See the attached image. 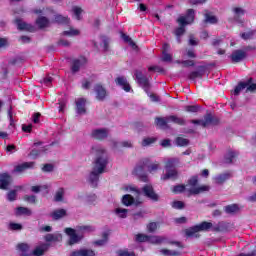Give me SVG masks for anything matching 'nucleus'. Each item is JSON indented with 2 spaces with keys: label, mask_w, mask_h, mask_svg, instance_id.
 <instances>
[{
  "label": "nucleus",
  "mask_w": 256,
  "mask_h": 256,
  "mask_svg": "<svg viewBox=\"0 0 256 256\" xmlns=\"http://www.w3.org/2000/svg\"><path fill=\"white\" fill-rule=\"evenodd\" d=\"M8 229L10 231H21V229H23V225L19 224V223H14V222H11L9 225H8Z\"/></svg>",
  "instance_id": "a18cd8bd"
},
{
  "label": "nucleus",
  "mask_w": 256,
  "mask_h": 256,
  "mask_svg": "<svg viewBox=\"0 0 256 256\" xmlns=\"http://www.w3.org/2000/svg\"><path fill=\"white\" fill-rule=\"evenodd\" d=\"M16 25L20 31H35V27L23 22L22 20H16Z\"/></svg>",
  "instance_id": "b1692460"
},
{
  "label": "nucleus",
  "mask_w": 256,
  "mask_h": 256,
  "mask_svg": "<svg viewBox=\"0 0 256 256\" xmlns=\"http://www.w3.org/2000/svg\"><path fill=\"white\" fill-rule=\"evenodd\" d=\"M205 23H210L211 25H214V23H217V17L214 15H211L209 13L205 14Z\"/></svg>",
  "instance_id": "c03bdc74"
},
{
  "label": "nucleus",
  "mask_w": 256,
  "mask_h": 256,
  "mask_svg": "<svg viewBox=\"0 0 256 256\" xmlns=\"http://www.w3.org/2000/svg\"><path fill=\"white\" fill-rule=\"evenodd\" d=\"M183 191L189 193V188L183 185H178L173 188V193H183Z\"/></svg>",
  "instance_id": "de8ad7c7"
},
{
  "label": "nucleus",
  "mask_w": 256,
  "mask_h": 256,
  "mask_svg": "<svg viewBox=\"0 0 256 256\" xmlns=\"http://www.w3.org/2000/svg\"><path fill=\"white\" fill-rule=\"evenodd\" d=\"M119 256H135L134 252H129L127 250H120L118 251Z\"/></svg>",
  "instance_id": "e2e57ef3"
},
{
  "label": "nucleus",
  "mask_w": 256,
  "mask_h": 256,
  "mask_svg": "<svg viewBox=\"0 0 256 256\" xmlns=\"http://www.w3.org/2000/svg\"><path fill=\"white\" fill-rule=\"evenodd\" d=\"M147 229L150 233L157 231V223L151 222L150 224H148Z\"/></svg>",
  "instance_id": "052dcab7"
},
{
  "label": "nucleus",
  "mask_w": 256,
  "mask_h": 256,
  "mask_svg": "<svg viewBox=\"0 0 256 256\" xmlns=\"http://www.w3.org/2000/svg\"><path fill=\"white\" fill-rule=\"evenodd\" d=\"M134 75L136 81L141 87H143L144 91L147 93V91H149V79L147 78V76L143 75V72L139 70H136Z\"/></svg>",
  "instance_id": "9d476101"
},
{
  "label": "nucleus",
  "mask_w": 256,
  "mask_h": 256,
  "mask_svg": "<svg viewBox=\"0 0 256 256\" xmlns=\"http://www.w3.org/2000/svg\"><path fill=\"white\" fill-rule=\"evenodd\" d=\"M42 171H44V173H51V171H53V164H45Z\"/></svg>",
  "instance_id": "0e129e2a"
},
{
  "label": "nucleus",
  "mask_w": 256,
  "mask_h": 256,
  "mask_svg": "<svg viewBox=\"0 0 256 256\" xmlns=\"http://www.w3.org/2000/svg\"><path fill=\"white\" fill-rule=\"evenodd\" d=\"M179 163L177 158H170L166 162V174H164L161 179L167 181V179H175L177 177V170H175V164Z\"/></svg>",
  "instance_id": "0eeeda50"
},
{
  "label": "nucleus",
  "mask_w": 256,
  "mask_h": 256,
  "mask_svg": "<svg viewBox=\"0 0 256 256\" xmlns=\"http://www.w3.org/2000/svg\"><path fill=\"white\" fill-rule=\"evenodd\" d=\"M16 215H26V217H31L32 212L31 209L27 207H18L16 209Z\"/></svg>",
  "instance_id": "2f4dec72"
},
{
  "label": "nucleus",
  "mask_w": 256,
  "mask_h": 256,
  "mask_svg": "<svg viewBox=\"0 0 256 256\" xmlns=\"http://www.w3.org/2000/svg\"><path fill=\"white\" fill-rule=\"evenodd\" d=\"M248 85L249 83L240 82L234 89V95H239L241 91H243V89H246Z\"/></svg>",
  "instance_id": "a19ab883"
},
{
  "label": "nucleus",
  "mask_w": 256,
  "mask_h": 256,
  "mask_svg": "<svg viewBox=\"0 0 256 256\" xmlns=\"http://www.w3.org/2000/svg\"><path fill=\"white\" fill-rule=\"evenodd\" d=\"M142 193L152 201H159V195L153 190V186L147 184L142 188Z\"/></svg>",
  "instance_id": "f8f14e48"
},
{
  "label": "nucleus",
  "mask_w": 256,
  "mask_h": 256,
  "mask_svg": "<svg viewBox=\"0 0 256 256\" xmlns=\"http://www.w3.org/2000/svg\"><path fill=\"white\" fill-rule=\"evenodd\" d=\"M121 37H122L123 41H125V43H129V45L131 46L132 49H137V44H135V42H133L131 37L127 36L124 33L121 34Z\"/></svg>",
  "instance_id": "e433bc0d"
},
{
  "label": "nucleus",
  "mask_w": 256,
  "mask_h": 256,
  "mask_svg": "<svg viewBox=\"0 0 256 256\" xmlns=\"http://www.w3.org/2000/svg\"><path fill=\"white\" fill-rule=\"evenodd\" d=\"M72 11L75 15V18L78 20V21H81V14L83 13V9H81L80 7H77V6H74L72 8Z\"/></svg>",
  "instance_id": "49530a36"
},
{
  "label": "nucleus",
  "mask_w": 256,
  "mask_h": 256,
  "mask_svg": "<svg viewBox=\"0 0 256 256\" xmlns=\"http://www.w3.org/2000/svg\"><path fill=\"white\" fill-rule=\"evenodd\" d=\"M136 241L139 243H145V241H147L148 243L159 245V243H163V241H165V238L161 236H147L145 234H138L136 235Z\"/></svg>",
  "instance_id": "1a4fd4ad"
},
{
  "label": "nucleus",
  "mask_w": 256,
  "mask_h": 256,
  "mask_svg": "<svg viewBox=\"0 0 256 256\" xmlns=\"http://www.w3.org/2000/svg\"><path fill=\"white\" fill-rule=\"evenodd\" d=\"M50 215L52 219H55L57 221L59 219H62V217H65V215H67V211L65 209H57L54 210Z\"/></svg>",
  "instance_id": "cd10ccee"
},
{
  "label": "nucleus",
  "mask_w": 256,
  "mask_h": 256,
  "mask_svg": "<svg viewBox=\"0 0 256 256\" xmlns=\"http://www.w3.org/2000/svg\"><path fill=\"white\" fill-rule=\"evenodd\" d=\"M237 157V152L229 151L225 156V163H233V159Z\"/></svg>",
  "instance_id": "ea45409f"
},
{
  "label": "nucleus",
  "mask_w": 256,
  "mask_h": 256,
  "mask_svg": "<svg viewBox=\"0 0 256 256\" xmlns=\"http://www.w3.org/2000/svg\"><path fill=\"white\" fill-rule=\"evenodd\" d=\"M116 83H117V85L122 87V89H124V91H126L127 93H129V91H131V85H129V82H127V78L118 77L116 79Z\"/></svg>",
  "instance_id": "5701e85b"
},
{
  "label": "nucleus",
  "mask_w": 256,
  "mask_h": 256,
  "mask_svg": "<svg viewBox=\"0 0 256 256\" xmlns=\"http://www.w3.org/2000/svg\"><path fill=\"white\" fill-rule=\"evenodd\" d=\"M245 57H247V52L245 50H235L232 52L230 59L232 63H241Z\"/></svg>",
  "instance_id": "ddd939ff"
},
{
  "label": "nucleus",
  "mask_w": 256,
  "mask_h": 256,
  "mask_svg": "<svg viewBox=\"0 0 256 256\" xmlns=\"http://www.w3.org/2000/svg\"><path fill=\"white\" fill-rule=\"evenodd\" d=\"M87 65V58L80 57L73 61L72 63V73H77L79 69H83Z\"/></svg>",
  "instance_id": "2eb2a0df"
},
{
  "label": "nucleus",
  "mask_w": 256,
  "mask_h": 256,
  "mask_svg": "<svg viewBox=\"0 0 256 256\" xmlns=\"http://www.w3.org/2000/svg\"><path fill=\"white\" fill-rule=\"evenodd\" d=\"M199 109V105L185 106V111H187V113H197Z\"/></svg>",
  "instance_id": "3c124183"
},
{
  "label": "nucleus",
  "mask_w": 256,
  "mask_h": 256,
  "mask_svg": "<svg viewBox=\"0 0 256 256\" xmlns=\"http://www.w3.org/2000/svg\"><path fill=\"white\" fill-rule=\"evenodd\" d=\"M169 123H176V125H183L185 123V120L177 116H169L166 118H156V125L160 129H167V127H169Z\"/></svg>",
  "instance_id": "423d86ee"
},
{
  "label": "nucleus",
  "mask_w": 256,
  "mask_h": 256,
  "mask_svg": "<svg viewBox=\"0 0 256 256\" xmlns=\"http://www.w3.org/2000/svg\"><path fill=\"white\" fill-rule=\"evenodd\" d=\"M93 231V227L91 226H80L77 229L66 228L65 233L70 237V245H75V243H79L83 239V233H89Z\"/></svg>",
  "instance_id": "f03ea898"
},
{
  "label": "nucleus",
  "mask_w": 256,
  "mask_h": 256,
  "mask_svg": "<svg viewBox=\"0 0 256 256\" xmlns=\"http://www.w3.org/2000/svg\"><path fill=\"white\" fill-rule=\"evenodd\" d=\"M183 57L184 59L185 57H189L190 59H195L196 57L195 51L193 49L186 50L185 52H183Z\"/></svg>",
  "instance_id": "5fc2aeb1"
},
{
  "label": "nucleus",
  "mask_w": 256,
  "mask_h": 256,
  "mask_svg": "<svg viewBox=\"0 0 256 256\" xmlns=\"http://www.w3.org/2000/svg\"><path fill=\"white\" fill-rule=\"evenodd\" d=\"M234 13V19L237 21V23H243V20H241V17L245 15V10L243 8L235 7L233 8Z\"/></svg>",
  "instance_id": "bb28decb"
},
{
  "label": "nucleus",
  "mask_w": 256,
  "mask_h": 256,
  "mask_svg": "<svg viewBox=\"0 0 256 256\" xmlns=\"http://www.w3.org/2000/svg\"><path fill=\"white\" fill-rule=\"evenodd\" d=\"M16 249L19 253V256H33L28 244L26 243H19L16 246Z\"/></svg>",
  "instance_id": "a211bd4d"
},
{
  "label": "nucleus",
  "mask_w": 256,
  "mask_h": 256,
  "mask_svg": "<svg viewBox=\"0 0 256 256\" xmlns=\"http://www.w3.org/2000/svg\"><path fill=\"white\" fill-rule=\"evenodd\" d=\"M160 254L164 256H177L179 255V252L175 250H169V249H161Z\"/></svg>",
  "instance_id": "79ce46f5"
},
{
  "label": "nucleus",
  "mask_w": 256,
  "mask_h": 256,
  "mask_svg": "<svg viewBox=\"0 0 256 256\" xmlns=\"http://www.w3.org/2000/svg\"><path fill=\"white\" fill-rule=\"evenodd\" d=\"M70 256H95V252L91 249H81L72 252Z\"/></svg>",
  "instance_id": "393cba45"
},
{
  "label": "nucleus",
  "mask_w": 256,
  "mask_h": 256,
  "mask_svg": "<svg viewBox=\"0 0 256 256\" xmlns=\"http://www.w3.org/2000/svg\"><path fill=\"white\" fill-rule=\"evenodd\" d=\"M108 135H109V130L105 128L94 129L91 132V137H93V139H106Z\"/></svg>",
  "instance_id": "6ab92c4d"
},
{
  "label": "nucleus",
  "mask_w": 256,
  "mask_h": 256,
  "mask_svg": "<svg viewBox=\"0 0 256 256\" xmlns=\"http://www.w3.org/2000/svg\"><path fill=\"white\" fill-rule=\"evenodd\" d=\"M33 167H35V162H24L15 166L14 173H23V171H27V169H33Z\"/></svg>",
  "instance_id": "412c9836"
},
{
  "label": "nucleus",
  "mask_w": 256,
  "mask_h": 256,
  "mask_svg": "<svg viewBox=\"0 0 256 256\" xmlns=\"http://www.w3.org/2000/svg\"><path fill=\"white\" fill-rule=\"evenodd\" d=\"M194 20H195V10L193 9H189L185 16H180L177 20L180 27H178L175 30L176 37H181V35L185 33V25H191V23H193Z\"/></svg>",
  "instance_id": "7ed1b4c3"
},
{
  "label": "nucleus",
  "mask_w": 256,
  "mask_h": 256,
  "mask_svg": "<svg viewBox=\"0 0 256 256\" xmlns=\"http://www.w3.org/2000/svg\"><path fill=\"white\" fill-rule=\"evenodd\" d=\"M173 209H183L185 207V203L183 201H174L172 203Z\"/></svg>",
  "instance_id": "4d7b16f0"
},
{
  "label": "nucleus",
  "mask_w": 256,
  "mask_h": 256,
  "mask_svg": "<svg viewBox=\"0 0 256 256\" xmlns=\"http://www.w3.org/2000/svg\"><path fill=\"white\" fill-rule=\"evenodd\" d=\"M24 199L28 202V203H35V201H37V198L35 197V195H26L24 196Z\"/></svg>",
  "instance_id": "69168bd1"
},
{
  "label": "nucleus",
  "mask_w": 256,
  "mask_h": 256,
  "mask_svg": "<svg viewBox=\"0 0 256 256\" xmlns=\"http://www.w3.org/2000/svg\"><path fill=\"white\" fill-rule=\"evenodd\" d=\"M102 237H103L102 240L96 241L95 245H99L100 247H103V245H105L107 243L108 239H109V231L104 232L102 234Z\"/></svg>",
  "instance_id": "c9c22d12"
},
{
  "label": "nucleus",
  "mask_w": 256,
  "mask_h": 256,
  "mask_svg": "<svg viewBox=\"0 0 256 256\" xmlns=\"http://www.w3.org/2000/svg\"><path fill=\"white\" fill-rule=\"evenodd\" d=\"M53 81V78H51V76H47L46 78H44L42 80V83H44V85H46V87H49L51 85Z\"/></svg>",
  "instance_id": "338daca9"
},
{
  "label": "nucleus",
  "mask_w": 256,
  "mask_h": 256,
  "mask_svg": "<svg viewBox=\"0 0 256 256\" xmlns=\"http://www.w3.org/2000/svg\"><path fill=\"white\" fill-rule=\"evenodd\" d=\"M225 211L227 213H237L239 211V205L237 204H231L225 207Z\"/></svg>",
  "instance_id": "37998d69"
},
{
  "label": "nucleus",
  "mask_w": 256,
  "mask_h": 256,
  "mask_svg": "<svg viewBox=\"0 0 256 256\" xmlns=\"http://www.w3.org/2000/svg\"><path fill=\"white\" fill-rule=\"evenodd\" d=\"M178 63H182L184 67H193L195 65V62L193 60H184V61H178Z\"/></svg>",
  "instance_id": "680f3d73"
},
{
  "label": "nucleus",
  "mask_w": 256,
  "mask_h": 256,
  "mask_svg": "<svg viewBox=\"0 0 256 256\" xmlns=\"http://www.w3.org/2000/svg\"><path fill=\"white\" fill-rule=\"evenodd\" d=\"M41 191H44L45 193L49 192V185L44 184V185H38V186H32L31 187V192L32 193H41Z\"/></svg>",
  "instance_id": "7c9ffc66"
},
{
  "label": "nucleus",
  "mask_w": 256,
  "mask_h": 256,
  "mask_svg": "<svg viewBox=\"0 0 256 256\" xmlns=\"http://www.w3.org/2000/svg\"><path fill=\"white\" fill-rule=\"evenodd\" d=\"M91 155H94L96 158L94 160L93 169L89 174L88 181L92 187H96L99 181V175H101V173L105 171V167H107V152L103 146L94 145L91 148Z\"/></svg>",
  "instance_id": "f257e3e1"
},
{
  "label": "nucleus",
  "mask_w": 256,
  "mask_h": 256,
  "mask_svg": "<svg viewBox=\"0 0 256 256\" xmlns=\"http://www.w3.org/2000/svg\"><path fill=\"white\" fill-rule=\"evenodd\" d=\"M126 189L127 191L135 193V195H138V197L134 199L133 196L129 194L124 195L122 198L123 205H126V207H129L131 205H141V203H143V200L139 198V195H141V190L137 189V187L135 186H128Z\"/></svg>",
  "instance_id": "20e7f679"
},
{
  "label": "nucleus",
  "mask_w": 256,
  "mask_h": 256,
  "mask_svg": "<svg viewBox=\"0 0 256 256\" xmlns=\"http://www.w3.org/2000/svg\"><path fill=\"white\" fill-rule=\"evenodd\" d=\"M63 195H65V190L63 188L58 189L55 195V201H63Z\"/></svg>",
  "instance_id": "603ef678"
},
{
  "label": "nucleus",
  "mask_w": 256,
  "mask_h": 256,
  "mask_svg": "<svg viewBox=\"0 0 256 256\" xmlns=\"http://www.w3.org/2000/svg\"><path fill=\"white\" fill-rule=\"evenodd\" d=\"M211 227H213L211 222H202L196 226L186 229L185 233L187 237H197V233H199V231H209Z\"/></svg>",
  "instance_id": "6e6552de"
},
{
  "label": "nucleus",
  "mask_w": 256,
  "mask_h": 256,
  "mask_svg": "<svg viewBox=\"0 0 256 256\" xmlns=\"http://www.w3.org/2000/svg\"><path fill=\"white\" fill-rule=\"evenodd\" d=\"M169 51H171V46L167 43L163 44L162 61H165L166 63H171L173 61V56L169 54Z\"/></svg>",
  "instance_id": "f3484780"
},
{
  "label": "nucleus",
  "mask_w": 256,
  "mask_h": 256,
  "mask_svg": "<svg viewBox=\"0 0 256 256\" xmlns=\"http://www.w3.org/2000/svg\"><path fill=\"white\" fill-rule=\"evenodd\" d=\"M49 23V19H47L45 16L39 17L36 20V25L39 27V29H45V27H49Z\"/></svg>",
  "instance_id": "c85d7f7f"
},
{
  "label": "nucleus",
  "mask_w": 256,
  "mask_h": 256,
  "mask_svg": "<svg viewBox=\"0 0 256 256\" xmlns=\"http://www.w3.org/2000/svg\"><path fill=\"white\" fill-rule=\"evenodd\" d=\"M176 144L179 146V147H186V145H189V140L185 139V138H181V137H178L176 139Z\"/></svg>",
  "instance_id": "8fccbe9b"
},
{
  "label": "nucleus",
  "mask_w": 256,
  "mask_h": 256,
  "mask_svg": "<svg viewBox=\"0 0 256 256\" xmlns=\"http://www.w3.org/2000/svg\"><path fill=\"white\" fill-rule=\"evenodd\" d=\"M198 181L199 180L197 179V176L192 177L188 181V185H186V187L188 188V195H199V193H204V191H209V186L207 185L197 187Z\"/></svg>",
  "instance_id": "39448f33"
},
{
  "label": "nucleus",
  "mask_w": 256,
  "mask_h": 256,
  "mask_svg": "<svg viewBox=\"0 0 256 256\" xmlns=\"http://www.w3.org/2000/svg\"><path fill=\"white\" fill-rule=\"evenodd\" d=\"M43 150H41V149H36V148H34L31 152H30V154H29V157H32V159H36V157H39V155H41V152H42Z\"/></svg>",
  "instance_id": "6e6d98bb"
},
{
  "label": "nucleus",
  "mask_w": 256,
  "mask_h": 256,
  "mask_svg": "<svg viewBox=\"0 0 256 256\" xmlns=\"http://www.w3.org/2000/svg\"><path fill=\"white\" fill-rule=\"evenodd\" d=\"M94 92L96 93V99L98 101H105V97H107V90L101 84H97L94 87Z\"/></svg>",
  "instance_id": "dca6fc26"
},
{
  "label": "nucleus",
  "mask_w": 256,
  "mask_h": 256,
  "mask_svg": "<svg viewBox=\"0 0 256 256\" xmlns=\"http://www.w3.org/2000/svg\"><path fill=\"white\" fill-rule=\"evenodd\" d=\"M233 177V174L231 172H225L222 174H218L213 178V182L217 185H223V183L229 181Z\"/></svg>",
  "instance_id": "4468645a"
},
{
  "label": "nucleus",
  "mask_w": 256,
  "mask_h": 256,
  "mask_svg": "<svg viewBox=\"0 0 256 256\" xmlns=\"http://www.w3.org/2000/svg\"><path fill=\"white\" fill-rule=\"evenodd\" d=\"M46 241H48L49 243L51 242H55V241H62L63 236L59 233H54V234H47L45 236Z\"/></svg>",
  "instance_id": "c756f323"
},
{
  "label": "nucleus",
  "mask_w": 256,
  "mask_h": 256,
  "mask_svg": "<svg viewBox=\"0 0 256 256\" xmlns=\"http://www.w3.org/2000/svg\"><path fill=\"white\" fill-rule=\"evenodd\" d=\"M149 173H155L159 169V163H152L147 166Z\"/></svg>",
  "instance_id": "13d9d810"
},
{
  "label": "nucleus",
  "mask_w": 256,
  "mask_h": 256,
  "mask_svg": "<svg viewBox=\"0 0 256 256\" xmlns=\"http://www.w3.org/2000/svg\"><path fill=\"white\" fill-rule=\"evenodd\" d=\"M191 122L194 123V125H201L202 127H208V125H213V123H215L210 114L206 115L204 120H192Z\"/></svg>",
  "instance_id": "aec40b11"
},
{
  "label": "nucleus",
  "mask_w": 256,
  "mask_h": 256,
  "mask_svg": "<svg viewBox=\"0 0 256 256\" xmlns=\"http://www.w3.org/2000/svg\"><path fill=\"white\" fill-rule=\"evenodd\" d=\"M101 41H102L104 51H107V49H109V38L103 36L101 37Z\"/></svg>",
  "instance_id": "bf43d9fd"
},
{
  "label": "nucleus",
  "mask_w": 256,
  "mask_h": 256,
  "mask_svg": "<svg viewBox=\"0 0 256 256\" xmlns=\"http://www.w3.org/2000/svg\"><path fill=\"white\" fill-rule=\"evenodd\" d=\"M87 103V100L84 98H78L76 100V111L78 115H84L86 113L87 109L85 108V105Z\"/></svg>",
  "instance_id": "4be33fe9"
},
{
  "label": "nucleus",
  "mask_w": 256,
  "mask_h": 256,
  "mask_svg": "<svg viewBox=\"0 0 256 256\" xmlns=\"http://www.w3.org/2000/svg\"><path fill=\"white\" fill-rule=\"evenodd\" d=\"M197 77H201V73L194 71L192 73H190L189 75V79H197Z\"/></svg>",
  "instance_id": "774afa93"
},
{
  "label": "nucleus",
  "mask_w": 256,
  "mask_h": 256,
  "mask_svg": "<svg viewBox=\"0 0 256 256\" xmlns=\"http://www.w3.org/2000/svg\"><path fill=\"white\" fill-rule=\"evenodd\" d=\"M12 182L13 177H11L9 173H0V189L7 191Z\"/></svg>",
  "instance_id": "9b49d317"
},
{
  "label": "nucleus",
  "mask_w": 256,
  "mask_h": 256,
  "mask_svg": "<svg viewBox=\"0 0 256 256\" xmlns=\"http://www.w3.org/2000/svg\"><path fill=\"white\" fill-rule=\"evenodd\" d=\"M157 141L155 137H146L142 140V147H149V145H153Z\"/></svg>",
  "instance_id": "4c0bfd02"
},
{
  "label": "nucleus",
  "mask_w": 256,
  "mask_h": 256,
  "mask_svg": "<svg viewBox=\"0 0 256 256\" xmlns=\"http://www.w3.org/2000/svg\"><path fill=\"white\" fill-rule=\"evenodd\" d=\"M147 163H148V160L145 159L142 163L138 164V165L135 167V169H134V173H135L136 175H141L142 171L145 170V167H146Z\"/></svg>",
  "instance_id": "473e14b6"
},
{
  "label": "nucleus",
  "mask_w": 256,
  "mask_h": 256,
  "mask_svg": "<svg viewBox=\"0 0 256 256\" xmlns=\"http://www.w3.org/2000/svg\"><path fill=\"white\" fill-rule=\"evenodd\" d=\"M47 249H49L48 244H41L33 250L32 255L43 256L45 254V251H47Z\"/></svg>",
  "instance_id": "a878e982"
},
{
  "label": "nucleus",
  "mask_w": 256,
  "mask_h": 256,
  "mask_svg": "<svg viewBox=\"0 0 256 256\" xmlns=\"http://www.w3.org/2000/svg\"><path fill=\"white\" fill-rule=\"evenodd\" d=\"M55 23H60L62 25H69V18L63 15H56L54 18Z\"/></svg>",
  "instance_id": "f704fd0d"
},
{
  "label": "nucleus",
  "mask_w": 256,
  "mask_h": 256,
  "mask_svg": "<svg viewBox=\"0 0 256 256\" xmlns=\"http://www.w3.org/2000/svg\"><path fill=\"white\" fill-rule=\"evenodd\" d=\"M63 35H68V37H77V35H79V30L70 28L69 30L64 31Z\"/></svg>",
  "instance_id": "09e8293b"
},
{
  "label": "nucleus",
  "mask_w": 256,
  "mask_h": 256,
  "mask_svg": "<svg viewBox=\"0 0 256 256\" xmlns=\"http://www.w3.org/2000/svg\"><path fill=\"white\" fill-rule=\"evenodd\" d=\"M255 31H249L241 34V38L244 39V41H247L254 37Z\"/></svg>",
  "instance_id": "864d4df0"
},
{
  "label": "nucleus",
  "mask_w": 256,
  "mask_h": 256,
  "mask_svg": "<svg viewBox=\"0 0 256 256\" xmlns=\"http://www.w3.org/2000/svg\"><path fill=\"white\" fill-rule=\"evenodd\" d=\"M23 189V187L18 186L16 187L15 190H11L10 192H8L7 194V199L8 201H15V199H17V191Z\"/></svg>",
  "instance_id": "72a5a7b5"
},
{
  "label": "nucleus",
  "mask_w": 256,
  "mask_h": 256,
  "mask_svg": "<svg viewBox=\"0 0 256 256\" xmlns=\"http://www.w3.org/2000/svg\"><path fill=\"white\" fill-rule=\"evenodd\" d=\"M115 214L117 217H120V219H125L127 217V209L125 208H116Z\"/></svg>",
  "instance_id": "58836bf2"
}]
</instances>
